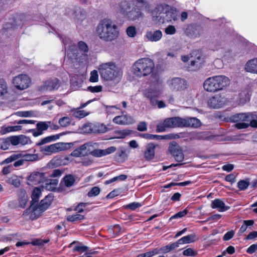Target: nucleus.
<instances>
[{"label": "nucleus", "mask_w": 257, "mask_h": 257, "mask_svg": "<svg viewBox=\"0 0 257 257\" xmlns=\"http://www.w3.org/2000/svg\"><path fill=\"white\" fill-rule=\"evenodd\" d=\"M87 90L92 93L100 92L102 90V87L101 85H97L95 86H90L87 87Z\"/></svg>", "instance_id": "obj_61"}, {"label": "nucleus", "mask_w": 257, "mask_h": 257, "mask_svg": "<svg viewBox=\"0 0 257 257\" xmlns=\"http://www.w3.org/2000/svg\"><path fill=\"white\" fill-rule=\"evenodd\" d=\"M21 154L20 153H15L12 154L9 157L4 160L1 164H9L13 161H15L21 158Z\"/></svg>", "instance_id": "obj_42"}, {"label": "nucleus", "mask_w": 257, "mask_h": 257, "mask_svg": "<svg viewBox=\"0 0 257 257\" xmlns=\"http://www.w3.org/2000/svg\"><path fill=\"white\" fill-rule=\"evenodd\" d=\"M19 145L24 146L30 144L31 141L30 139L24 135L19 136Z\"/></svg>", "instance_id": "obj_53"}, {"label": "nucleus", "mask_w": 257, "mask_h": 257, "mask_svg": "<svg viewBox=\"0 0 257 257\" xmlns=\"http://www.w3.org/2000/svg\"><path fill=\"white\" fill-rule=\"evenodd\" d=\"M188 213V210L187 208H186L184 210L179 211V212L176 213L175 214H174V215L171 216L170 219H177V218H182V217H184V216H185Z\"/></svg>", "instance_id": "obj_60"}, {"label": "nucleus", "mask_w": 257, "mask_h": 257, "mask_svg": "<svg viewBox=\"0 0 257 257\" xmlns=\"http://www.w3.org/2000/svg\"><path fill=\"white\" fill-rule=\"evenodd\" d=\"M201 124L200 120L195 117L185 118L184 127H198Z\"/></svg>", "instance_id": "obj_30"}, {"label": "nucleus", "mask_w": 257, "mask_h": 257, "mask_svg": "<svg viewBox=\"0 0 257 257\" xmlns=\"http://www.w3.org/2000/svg\"><path fill=\"white\" fill-rule=\"evenodd\" d=\"M169 150L175 160L178 162H182L184 159V155L181 147L175 141L169 144Z\"/></svg>", "instance_id": "obj_10"}, {"label": "nucleus", "mask_w": 257, "mask_h": 257, "mask_svg": "<svg viewBox=\"0 0 257 257\" xmlns=\"http://www.w3.org/2000/svg\"><path fill=\"white\" fill-rule=\"evenodd\" d=\"M71 123V119L67 116L61 117L59 120V123L62 127H67Z\"/></svg>", "instance_id": "obj_52"}, {"label": "nucleus", "mask_w": 257, "mask_h": 257, "mask_svg": "<svg viewBox=\"0 0 257 257\" xmlns=\"http://www.w3.org/2000/svg\"><path fill=\"white\" fill-rule=\"evenodd\" d=\"M133 133V131L132 130L124 129L117 131L116 134H117L118 138L124 139L130 136Z\"/></svg>", "instance_id": "obj_43"}, {"label": "nucleus", "mask_w": 257, "mask_h": 257, "mask_svg": "<svg viewBox=\"0 0 257 257\" xmlns=\"http://www.w3.org/2000/svg\"><path fill=\"white\" fill-rule=\"evenodd\" d=\"M126 33L130 37H134L137 34V30L134 26H130L126 30Z\"/></svg>", "instance_id": "obj_58"}, {"label": "nucleus", "mask_w": 257, "mask_h": 257, "mask_svg": "<svg viewBox=\"0 0 257 257\" xmlns=\"http://www.w3.org/2000/svg\"><path fill=\"white\" fill-rule=\"evenodd\" d=\"M156 148V146L153 143H149L147 145L144 152V157L147 161H150L154 158Z\"/></svg>", "instance_id": "obj_26"}, {"label": "nucleus", "mask_w": 257, "mask_h": 257, "mask_svg": "<svg viewBox=\"0 0 257 257\" xmlns=\"http://www.w3.org/2000/svg\"><path fill=\"white\" fill-rule=\"evenodd\" d=\"M87 144H83L75 149L71 154V155L75 157H81L87 155Z\"/></svg>", "instance_id": "obj_28"}, {"label": "nucleus", "mask_w": 257, "mask_h": 257, "mask_svg": "<svg viewBox=\"0 0 257 257\" xmlns=\"http://www.w3.org/2000/svg\"><path fill=\"white\" fill-rule=\"evenodd\" d=\"M143 257H152L155 255L158 254V250L157 248L153 249L152 250L142 253Z\"/></svg>", "instance_id": "obj_62"}, {"label": "nucleus", "mask_w": 257, "mask_h": 257, "mask_svg": "<svg viewBox=\"0 0 257 257\" xmlns=\"http://www.w3.org/2000/svg\"><path fill=\"white\" fill-rule=\"evenodd\" d=\"M165 32L167 35H174L176 32V29L175 26L169 25L165 29Z\"/></svg>", "instance_id": "obj_63"}, {"label": "nucleus", "mask_w": 257, "mask_h": 257, "mask_svg": "<svg viewBox=\"0 0 257 257\" xmlns=\"http://www.w3.org/2000/svg\"><path fill=\"white\" fill-rule=\"evenodd\" d=\"M96 33L101 40L111 42L119 37V31L114 22L111 19L105 18L100 21L97 25Z\"/></svg>", "instance_id": "obj_1"}, {"label": "nucleus", "mask_w": 257, "mask_h": 257, "mask_svg": "<svg viewBox=\"0 0 257 257\" xmlns=\"http://www.w3.org/2000/svg\"><path fill=\"white\" fill-rule=\"evenodd\" d=\"M106 109L108 114H111L116 113V111L119 110V105H107L106 106Z\"/></svg>", "instance_id": "obj_54"}, {"label": "nucleus", "mask_w": 257, "mask_h": 257, "mask_svg": "<svg viewBox=\"0 0 257 257\" xmlns=\"http://www.w3.org/2000/svg\"><path fill=\"white\" fill-rule=\"evenodd\" d=\"M154 61L148 58H140L132 65V72L138 78L147 76L152 73L155 69Z\"/></svg>", "instance_id": "obj_5"}, {"label": "nucleus", "mask_w": 257, "mask_h": 257, "mask_svg": "<svg viewBox=\"0 0 257 257\" xmlns=\"http://www.w3.org/2000/svg\"><path fill=\"white\" fill-rule=\"evenodd\" d=\"M211 207L213 209H216L219 212H224L229 209V207L226 206L224 202L219 199L212 201Z\"/></svg>", "instance_id": "obj_25"}, {"label": "nucleus", "mask_w": 257, "mask_h": 257, "mask_svg": "<svg viewBox=\"0 0 257 257\" xmlns=\"http://www.w3.org/2000/svg\"><path fill=\"white\" fill-rule=\"evenodd\" d=\"M162 37V33L160 30H156L154 32L149 31L146 33V37L151 41H158Z\"/></svg>", "instance_id": "obj_32"}, {"label": "nucleus", "mask_w": 257, "mask_h": 257, "mask_svg": "<svg viewBox=\"0 0 257 257\" xmlns=\"http://www.w3.org/2000/svg\"><path fill=\"white\" fill-rule=\"evenodd\" d=\"M203 87L206 91L210 92H217L215 76L210 77L206 79L203 83Z\"/></svg>", "instance_id": "obj_20"}, {"label": "nucleus", "mask_w": 257, "mask_h": 257, "mask_svg": "<svg viewBox=\"0 0 257 257\" xmlns=\"http://www.w3.org/2000/svg\"><path fill=\"white\" fill-rule=\"evenodd\" d=\"M62 41L65 48H72L76 46V43L70 38L65 37Z\"/></svg>", "instance_id": "obj_49"}, {"label": "nucleus", "mask_w": 257, "mask_h": 257, "mask_svg": "<svg viewBox=\"0 0 257 257\" xmlns=\"http://www.w3.org/2000/svg\"><path fill=\"white\" fill-rule=\"evenodd\" d=\"M82 130L85 133H93V123L91 122L84 123L82 126Z\"/></svg>", "instance_id": "obj_50"}, {"label": "nucleus", "mask_w": 257, "mask_h": 257, "mask_svg": "<svg viewBox=\"0 0 257 257\" xmlns=\"http://www.w3.org/2000/svg\"><path fill=\"white\" fill-rule=\"evenodd\" d=\"M173 138L172 135H157L151 134L150 140H170Z\"/></svg>", "instance_id": "obj_47"}, {"label": "nucleus", "mask_w": 257, "mask_h": 257, "mask_svg": "<svg viewBox=\"0 0 257 257\" xmlns=\"http://www.w3.org/2000/svg\"><path fill=\"white\" fill-rule=\"evenodd\" d=\"M101 77L106 81L118 83L121 80L122 72L119 70L114 63L109 62L102 63L98 67Z\"/></svg>", "instance_id": "obj_3"}, {"label": "nucleus", "mask_w": 257, "mask_h": 257, "mask_svg": "<svg viewBox=\"0 0 257 257\" xmlns=\"http://www.w3.org/2000/svg\"><path fill=\"white\" fill-rule=\"evenodd\" d=\"M28 181L34 185L43 183L45 181V174L43 172H33L28 177Z\"/></svg>", "instance_id": "obj_16"}, {"label": "nucleus", "mask_w": 257, "mask_h": 257, "mask_svg": "<svg viewBox=\"0 0 257 257\" xmlns=\"http://www.w3.org/2000/svg\"><path fill=\"white\" fill-rule=\"evenodd\" d=\"M165 123L168 127H184L185 118L180 117H173L165 119Z\"/></svg>", "instance_id": "obj_17"}, {"label": "nucleus", "mask_w": 257, "mask_h": 257, "mask_svg": "<svg viewBox=\"0 0 257 257\" xmlns=\"http://www.w3.org/2000/svg\"><path fill=\"white\" fill-rule=\"evenodd\" d=\"M9 87L6 80L0 78V97L4 98L8 94Z\"/></svg>", "instance_id": "obj_35"}, {"label": "nucleus", "mask_w": 257, "mask_h": 257, "mask_svg": "<svg viewBox=\"0 0 257 257\" xmlns=\"http://www.w3.org/2000/svg\"><path fill=\"white\" fill-rule=\"evenodd\" d=\"M84 217L83 215L78 213H76L75 214L68 215L67 217V220L70 222H74L78 220H82L84 219Z\"/></svg>", "instance_id": "obj_48"}, {"label": "nucleus", "mask_w": 257, "mask_h": 257, "mask_svg": "<svg viewBox=\"0 0 257 257\" xmlns=\"http://www.w3.org/2000/svg\"><path fill=\"white\" fill-rule=\"evenodd\" d=\"M73 17L77 26H80L82 24L83 22L86 19L87 12L83 8L76 7L74 9Z\"/></svg>", "instance_id": "obj_13"}, {"label": "nucleus", "mask_w": 257, "mask_h": 257, "mask_svg": "<svg viewBox=\"0 0 257 257\" xmlns=\"http://www.w3.org/2000/svg\"><path fill=\"white\" fill-rule=\"evenodd\" d=\"M245 69L248 72L257 74V58L248 61L245 65Z\"/></svg>", "instance_id": "obj_29"}, {"label": "nucleus", "mask_w": 257, "mask_h": 257, "mask_svg": "<svg viewBox=\"0 0 257 257\" xmlns=\"http://www.w3.org/2000/svg\"><path fill=\"white\" fill-rule=\"evenodd\" d=\"M13 83L17 89L22 90L29 87L31 79L27 75L20 74L13 78Z\"/></svg>", "instance_id": "obj_8"}, {"label": "nucleus", "mask_w": 257, "mask_h": 257, "mask_svg": "<svg viewBox=\"0 0 257 257\" xmlns=\"http://www.w3.org/2000/svg\"><path fill=\"white\" fill-rule=\"evenodd\" d=\"M217 91L224 89L230 84L229 79L224 75L215 76Z\"/></svg>", "instance_id": "obj_22"}, {"label": "nucleus", "mask_w": 257, "mask_h": 257, "mask_svg": "<svg viewBox=\"0 0 257 257\" xmlns=\"http://www.w3.org/2000/svg\"><path fill=\"white\" fill-rule=\"evenodd\" d=\"M143 17V13L141 11L140 9L135 7L130 10L124 18L128 20L135 21Z\"/></svg>", "instance_id": "obj_23"}, {"label": "nucleus", "mask_w": 257, "mask_h": 257, "mask_svg": "<svg viewBox=\"0 0 257 257\" xmlns=\"http://www.w3.org/2000/svg\"><path fill=\"white\" fill-rule=\"evenodd\" d=\"M100 189L98 187H93L87 193V196L89 197H95L100 193Z\"/></svg>", "instance_id": "obj_55"}, {"label": "nucleus", "mask_w": 257, "mask_h": 257, "mask_svg": "<svg viewBox=\"0 0 257 257\" xmlns=\"http://www.w3.org/2000/svg\"><path fill=\"white\" fill-rule=\"evenodd\" d=\"M41 194V190L40 188L36 187L33 189L31 196V208L32 209L35 208V204L39 202Z\"/></svg>", "instance_id": "obj_31"}, {"label": "nucleus", "mask_w": 257, "mask_h": 257, "mask_svg": "<svg viewBox=\"0 0 257 257\" xmlns=\"http://www.w3.org/2000/svg\"><path fill=\"white\" fill-rule=\"evenodd\" d=\"M185 33L188 36L195 38L201 36L204 33V30L199 26L190 25L187 26Z\"/></svg>", "instance_id": "obj_14"}, {"label": "nucleus", "mask_w": 257, "mask_h": 257, "mask_svg": "<svg viewBox=\"0 0 257 257\" xmlns=\"http://www.w3.org/2000/svg\"><path fill=\"white\" fill-rule=\"evenodd\" d=\"M50 121H39L37 124V129L40 130L42 132L46 131L49 126Z\"/></svg>", "instance_id": "obj_46"}, {"label": "nucleus", "mask_w": 257, "mask_h": 257, "mask_svg": "<svg viewBox=\"0 0 257 257\" xmlns=\"http://www.w3.org/2000/svg\"><path fill=\"white\" fill-rule=\"evenodd\" d=\"M142 205L141 203L134 202L126 205L124 207L131 210H135L141 207Z\"/></svg>", "instance_id": "obj_56"}, {"label": "nucleus", "mask_w": 257, "mask_h": 257, "mask_svg": "<svg viewBox=\"0 0 257 257\" xmlns=\"http://www.w3.org/2000/svg\"><path fill=\"white\" fill-rule=\"evenodd\" d=\"M56 144L59 145L57 146V152L63 150H66L71 148L73 144L72 143H57Z\"/></svg>", "instance_id": "obj_51"}, {"label": "nucleus", "mask_w": 257, "mask_h": 257, "mask_svg": "<svg viewBox=\"0 0 257 257\" xmlns=\"http://www.w3.org/2000/svg\"><path fill=\"white\" fill-rule=\"evenodd\" d=\"M61 136V134H57L46 137L40 140L38 143H37L36 145L38 146H40L45 144L56 141L59 139Z\"/></svg>", "instance_id": "obj_34"}, {"label": "nucleus", "mask_w": 257, "mask_h": 257, "mask_svg": "<svg viewBox=\"0 0 257 257\" xmlns=\"http://www.w3.org/2000/svg\"><path fill=\"white\" fill-rule=\"evenodd\" d=\"M108 130V128L103 124L93 123V133H104Z\"/></svg>", "instance_id": "obj_39"}, {"label": "nucleus", "mask_w": 257, "mask_h": 257, "mask_svg": "<svg viewBox=\"0 0 257 257\" xmlns=\"http://www.w3.org/2000/svg\"><path fill=\"white\" fill-rule=\"evenodd\" d=\"M153 21L158 24L172 23L177 21L178 15L166 4L158 5L152 11Z\"/></svg>", "instance_id": "obj_2"}, {"label": "nucleus", "mask_w": 257, "mask_h": 257, "mask_svg": "<svg viewBox=\"0 0 257 257\" xmlns=\"http://www.w3.org/2000/svg\"><path fill=\"white\" fill-rule=\"evenodd\" d=\"M116 150V148L112 146L106 149H94L90 152V154L94 157L99 158L112 154Z\"/></svg>", "instance_id": "obj_19"}, {"label": "nucleus", "mask_w": 257, "mask_h": 257, "mask_svg": "<svg viewBox=\"0 0 257 257\" xmlns=\"http://www.w3.org/2000/svg\"><path fill=\"white\" fill-rule=\"evenodd\" d=\"M112 121L116 124L119 125H128L133 124L135 120L133 117L128 115H122L115 116Z\"/></svg>", "instance_id": "obj_18"}, {"label": "nucleus", "mask_w": 257, "mask_h": 257, "mask_svg": "<svg viewBox=\"0 0 257 257\" xmlns=\"http://www.w3.org/2000/svg\"><path fill=\"white\" fill-rule=\"evenodd\" d=\"M17 194L19 206L23 208H25L28 201V197L26 191L23 189H20L18 190Z\"/></svg>", "instance_id": "obj_24"}, {"label": "nucleus", "mask_w": 257, "mask_h": 257, "mask_svg": "<svg viewBox=\"0 0 257 257\" xmlns=\"http://www.w3.org/2000/svg\"><path fill=\"white\" fill-rule=\"evenodd\" d=\"M133 6V4L132 2L124 1L118 4L116 11L118 13L120 14L124 17L132 8Z\"/></svg>", "instance_id": "obj_21"}, {"label": "nucleus", "mask_w": 257, "mask_h": 257, "mask_svg": "<svg viewBox=\"0 0 257 257\" xmlns=\"http://www.w3.org/2000/svg\"><path fill=\"white\" fill-rule=\"evenodd\" d=\"M89 114V112L84 110H75L73 113V116L76 118L81 119L85 117Z\"/></svg>", "instance_id": "obj_44"}, {"label": "nucleus", "mask_w": 257, "mask_h": 257, "mask_svg": "<svg viewBox=\"0 0 257 257\" xmlns=\"http://www.w3.org/2000/svg\"><path fill=\"white\" fill-rule=\"evenodd\" d=\"M115 158L118 162H124L127 158L125 151L122 150L117 151L115 154Z\"/></svg>", "instance_id": "obj_45"}, {"label": "nucleus", "mask_w": 257, "mask_h": 257, "mask_svg": "<svg viewBox=\"0 0 257 257\" xmlns=\"http://www.w3.org/2000/svg\"><path fill=\"white\" fill-rule=\"evenodd\" d=\"M137 130L140 132H145L147 130V124L145 121H141L139 123Z\"/></svg>", "instance_id": "obj_64"}, {"label": "nucleus", "mask_w": 257, "mask_h": 257, "mask_svg": "<svg viewBox=\"0 0 257 257\" xmlns=\"http://www.w3.org/2000/svg\"><path fill=\"white\" fill-rule=\"evenodd\" d=\"M57 146L56 143L40 148V151L45 155H50L57 152Z\"/></svg>", "instance_id": "obj_33"}, {"label": "nucleus", "mask_w": 257, "mask_h": 257, "mask_svg": "<svg viewBox=\"0 0 257 257\" xmlns=\"http://www.w3.org/2000/svg\"><path fill=\"white\" fill-rule=\"evenodd\" d=\"M170 88L175 91H182L187 88V82L179 77L173 78L167 81Z\"/></svg>", "instance_id": "obj_9"}, {"label": "nucleus", "mask_w": 257, "mask_h": 257, "mask_svg": "<svg viewBox=\"0 0 257 257\" xmlns=\"http://www.w3.org/2000/svg\"><path fill=\"white\" fill-rule=\"evenodd\" d=\"M50 241V239H36L33 240V244L37 246H43L47 243Z\"/></svg>", "instance_id": "obj_57"}, {"label": "nucleus", "mask_w": 257, "mask_h": 257, "mask_svg": "<svg viewBox=\"0 0 257 257\" xmlns=\"http://www.w3.org/2000/svg\"><path fill=\"white\" fill-rule=\"evenodd\" d=\"M53 196L51 194L46 196L41 201L38 206H35V208H32L33 213L35 214H38L40 215L43 212L46 210L51 204L53 201Z\"/></svg>", "instance_id": "obj_11"}, {"label": "nucleus", "mask_w": 257, "mask_h": 257, "mask_svg": "<svg viewBox=\"0 0 257 257\" xmlns=\"http://www.w3.org/2000/svg\"><path fill=\"white\" fill-rule=\"evenodd\" d=\"M163 88V80L160 76L156 73L151 75V84L143 92L144 96L149 99L151 104H155L156 100L161 94Z\"/></svg>", "instance_id": "obj_4"}, {"label": "nucleus", "mask_w": 257, "mask_h": 257, "mask_svg": "<svg viewBox=\"0 0 257 257\" xmlns=\"http://www.w3.org/2000/svg\"><path fill=\"white\" fill-rule=\"evenodd\" d=\"M249 178H246L245 180H239L237 184V186L240 191L245 190L247 189L250 185V181Z\"/></svg>", "instance_id": "obj_40"}, {"label": "nucleus", "mask_w": 257, "mask_h": 257, "mask_svg": "<svg viewBox=\"0 0 257 257\" xmlns=\"http://www.w3.org/2000/svg\"><path fill=\"white\" fill-rule=\"evenodd\" d=\"M192 53L195 55L194 58L193 56L191 55L190 57L188 56H182L181 59L184 62H187L189 60H190V63L192 66H195L196 68H199L201 66V64L203 62L204 57L200 51V50L195 49Z\"/></svg>", "instance_id": "obj_7"}, {"label": "nucleus", "mask_w": 257, "mask_h": 257, "mask_svg": "<svg viewBox=\"0 0 257 257\" xmlns=\"http://www.w3.org/2000/svg\"><path fill=\"white\" fill-rule=\"evenodd\" d=\"M25 16H24V15H17L14 18V20H13V22H11L10 23L11 26H7V25H6L5 28L9 29L11 28H13L15 26H22L25 24Z\"/></svg>", "instance_id": "obj_27"}, {"label": "nucleus", "mask_w": 257, "mask_h": 257, "mask_svg": "<svg viewBox=\"0 0 257 257\" xmlns=\"http://www.w3.org/2000/svg\"><path fill=\"white\" fill-rule=\"evenodd\" d=\"M21 158L25 161H35L38 160V155L36 154L21 153Z\"/></svg>", "instance_id": "obj_38"}, {"label": "nucleus", "mask_w": 257, "mask_h": 257, "mask_svg": "<svg viewBox=\"0 0 257 257\" xmlns=\"http://www.w3.org/2000/svg\"><path fill=\"white\" fill-rule=\"evenodd\" d=\"M89 81L91 82H96L98 81V74L97 70H94L91 72Z\"/></svg>", "instance_id": "obj_59"}, {"label": "nucleus", "mask_w": 257, "mask_h": 257, "mask_svg": "<svg viewBox=\"0 0 257 257\" xmlns=\"http://www.w3.org/2000/svg\"><path fill=\"white\" fill-rule=\"evenodd\" d=\"M6 182L7 183L11 184L17 188L19 187L21 185V181L16 175H13L9 178L6 180Z\"/></svg>", "instance_id": "obj_41"}, {"label": "nucleus", "mask_w": 257, "mask_h": 257, "mask_svg": "<svg viewBox=\"0 0 257 257\" xmlns=\"http://www.w3.org/2000/svg\"><path fill=\"white\" fill-rule=\"evenodd\" d=\"M253 118L251 112L239 113L234 114L230 117L231 122H236L235 127L238 129L246 128L249 126V121Z\"/></svg>", "instance_id": "obj_6"}, {"label": "nucleus", "mask_w": 257, "mask_h": 257, "mask_svg": "<svg viewBox=\"0 0 257 257\" xmlns=\"http://www.w3.org/2000/svg\"><path fill=\"white\" fill-rule=\"evenodd\" d=\"M196 235L194 234H191L185 236L178 240L180 244H187L194 242L195 241Z\"/></svg>", "instance_id": "obj_37"}, {"label": "nucleus", "mask_w": 257, "mask_h": 257, "mask_svg": "<svg viewBox=\"0 0 257 257\" xmlns=\"http://www.w3.org/2000/svg\"><path fill=\"white\" fill-rule=\"evenodd\" d=\"M225 104V98L220 95H216L208 100V105L213 108H219Z\"/></svg>", "instance_id": "obj_15"}, {"label": "nucleus", "mask_w": 257, "mask_h": 257, "mask_svg": "<svg viewBox=\"0 0 257 257\" xmlns=\"http://www.w3.org/2000/svg\"><path fill=\"white\" fill-rule=\"evenodd\" d=\"M60 85V81L58 79H50L45 81L43 85L40 86L39 90L41 91H51L58 89Z\"/></svg>", "instance_id": "obj_12"}, {"label": "nucleus", "mask_w": 257, "mask_h": 257, "mask_svg": "<svg viewBox=\"0 0 257 257\" xmlns=\"http://www.w3.org/2000/svg\"><path fill=\"white\" fill-rule=\"evenodd\" d=\"M75 181V178L74 176L68 174L63 177L61 184L64 183L65 187H70L74 185Z\"/></svg>", "instance_id": "obj_36"}]
</instances>
